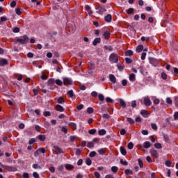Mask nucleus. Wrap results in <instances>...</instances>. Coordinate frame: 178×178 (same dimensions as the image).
Segmentation results:
<instances>
[{"label":"nucleus","mask_w":178,"mask_h":178,"mask_svg":"<svg viewBox=\"0 0 178 178\" xmlns=\"http://www.w3.org/2000/svg\"><path fill=\"white\" fill-rule=\"evenodd\" d=\"M165 163L168 168H170V166H172V161L169 160H167Z\"/></svg>","instance_id":"59"},{"label":"nucleus","mask_w":178,"mask_h":178,"mask_svg":"<svg viewBox=\"0 0 178 178\" xmlns=\"http://www.w3.org/2000/svg\"><path fill=\"white\" fill-rule=\"evenodd\" d=\"M55 109L58 112H65V108H63L60 104H56Z\"/></svg>","instance_id":"9"},{"label":"nucleus","mask_w":178,"mask_h":178,"mask_svg":"<svg viewBox=\"0 0 178 178\" xmlns=\"http://www.w3.org/2000/svg\"><path fill=\"white\" fill-rule=\"evenodd\" d=\"M126 12L128 15H131V13L134 12V8H129L128 10H126Z\"/></svg>","instance_id":"42"},{"label":"nucleus","mask_w":178,"mask_h":178,"mask_svg":"<svg viewBox=\"0 0 178 178\" xmlns=\"http://www.w3.org/2000/svg\"><path fill=\"white\" fill-rule=\"evenodd\" d=\"M161 79H163V80H166V79H168V74H166L165 72H162Z\"/></svg>","instance_id":"46"},{"label":"nucleus","mask_w":178,"mask_h":178,"mask_svg":"<svg viewBox=\"0 0 178 178\" xmlns=\"http://www.w3.org/2000/svg\"><path fill=\"white\" fill-rule=\"evenodd\" d=\"M118 170H119V168H118L117 166H113L111 168V171L113 172V173L118 172Z\"/></svg>","instance_id":"38"},{"label":"nucleus","mask_w":178,"mask_h":178,"mask_svg":"<svg viewBox=\"0 0 178 178\" xmlns=\"http://www.w3.org/2000/svg\"><path fill=\"white\" fill-rule=\"evenodd\" d=\"M28 41H29V36H27V35H24L21 36L19 38H17L15 40V42H19L22 45L24 44H26Z\"/></svg>","instance_id":"1"},{"label":"nucleus","mask_w":178,"mask_h":178,"mask_svg":"<svg viewBox=\"0 0 178 178\" xmlns=\"http://www.w3.org/2000/svg\"><path fill=\"white\" fill-rule=\"evenodd\" d=\"M120 104L122 106V108H126L127 105H126V102H124V100L120 99Z\"/></svg>","instance_id":"26"},{"label":"nucleus","mask_w":178,"mask_h":178,"mask_svg":"<svg viewBox=\"0 0 178 178\" xmlns=\"http://www.w3.org/2000/svg\"><path fill=\"white\" fill-rule=\"evenodd\" d=\"M138 70H140L142 74H144V72H145L144 67L141 65L138 67Z\"/></svg>","instance_id":"50"},{"label":"nucleus","mask_w":178,"mask_h":178,"mask_svg":"<svg viewBox=\"0 0 178 178\" xmlns=\"http://www.w3.org/2000/svg\"><path fill=\"white\" fill-rule=\"evenodd\" d=\"M33 176L34 178H40V175H38L37 173V172H33Z\"/></svg>","instance_id":"62"},{"label":"nucleus","mask_w":178,"mask_h":178,"mask_svg":"<svg viewBox=\"0 0 178 178\" xmlns=\"http://www.w3.org/2000/svg\"><path fill=\"white\" fill-rule=\"evenodd\" d=\"M111 63H118L119 62V57L118 54L112 53L109 56Z\"/></svg>","instance_id":"2"},{"label":"nucleus","mask_w":178,"mask_h":178,"mask_svg":"<svg viewBox=\"0 0 178 178\" xmlns=\"http://www.w3.org/2000/svg\"><path fill=\"white\" fill-rule=\"evenodd\" d=\"M144 50V46H143L142 44H139L138 46H137L136 47V52H141L142 51Z\"/></svg>","instance_id":"21"},{"label":"nucleus","mask_w":178,"mask_h":178,"mask_svg":"<svg viewBox=\"0 0 178 178\" xmlns=\"http://www.w3.org/2000/svg\"><path fill=\"white\" fill-rule=\"evenodd\" d=\"M47 84L49 86H52L55 84V79H49L47 81Z\"/></svg>","instance_id":"18"},{"label":"nucleus","mask_w":178,"mask_h":178,"mask_svg":"<svg viewBox=\"0 0 178 178\" xmlns=\"http://www.w3.org/2000/svg\"><path fill=\"white\" fill-rule=\"evenodd\" d=\"M120 149L122 155L125 156L127 154V151H126V149L124 148V147H120Z\"/></svg>","instance_id":"22"},{"label":"nucleus","mask_w":178,"mask_h":178,"mask_svg":"<svg viewBox=\"0 0 178 178\" xmlns=\"http://www.w3.org/2000/svg\"><path fill=\"white\" fill-rule=\"evenodd\" d=\"M99 136H105L106 134V131L105 129H100L98 131Z\"/></svg>","instance_id":"24"},{"label":"nucleus","mask_w":178,"mask_h":178,"mask_svg":"<svg viewBox=\"0 0 178 178\" xmlns=\"http://www.w3.org/2000/svg\"><path fill=\"white\" fill-rule=\"evenodd\" d=\"M63 81L64 86H72L73 84V81L70 78L65 77L63 79Z\"/></svg>","instance_id":"4"},{"label":"nucleus","mask_w":178,"mask_h":178,"mask_svg":"<svg viewBox=\"0 0 178 178\" xmlns=\"http://www.w3.org/2000/svg\"><path fill=\"white\" fill-rule=\"evenodd\" d=\"M126 63L130 64L133 63V60L130 58H125Z\"/></svg>","instance_id":"49"},{"label":"nucleus","mask_w":178,"mask_h":178,"mask_svg":"<svg viewBox=\"0 0 178 178\" xmlns=\"http://www.w3.org/2000/svg\"><path fill=\"white\" fill-rule=\"evenodd\" d=\"M65 170V166L63 165H59L58 167V170H60V172H63Z\"/></svg>","instance_id":"57"},{"label":"nucleus","mask_w":178,"mask_h":178,"mask_svg":"<svg viewBox=\"0 0 178 178\" xmlns=\"http://www.w3.org/2000/svg\"><path fill=\"white\" fill-rule=\"evenodd\" d=\"M86 163L88 166H91L92 163V161L91 160V159H87L86 160Z\"/></svg>","instance_id":"33"},{"label":"nucleus","mask_w":178,"mask_h":178,"mask_svg":"<svg viewBox=\"0 0 178 178\" xmlns=\"http://www.w3.org/2000/svg\"><path fill=\"white\" fill-rule=\"evenodd\" d=\"M86 147H88V148H94V143L88 142Z\"/></svg>","instance_id":"41"},{"label":"nucleus","mask_w":178,"mask_h":178,"mask_svg":"<svg viewBox=\"0 0 178 178\" xmlns=\"http://www.w3.org/2000/svg\"><path fill=\"white\" fill-rule=\"evenodd\" d=\"M117 67L118 70H120V72H122L123 69H124V65L123 64H118Z\"/></svg>","instance_id":"28"},{"label":"nucleus","mask_w":178,"mask_h":178,"mask_svg":"<svg viewBox=\"0 0 178 178\" xmlns=\"http://www.w3.org/2000/svg\"><path fill=\"white\" fill-rule=\"evenodd\" d=\"M149 62L150 65H152V66L156 67L158 65H159V60L155 58L150 57L149 58Z\"/></svg>","instance_id":"3"},{"label":"nucleus","mask_w":178,"mask_h":178,"mask_svg":"<svg viewBox=\"0 0 178 178\" xmlns=\"http://www.w3.org/2000/svg\"><path fill=\"white\" fill-rule=\"evenodd\" d=\"M39 154H45V152H47V150H45V148L44 147H40L39 149H38Z\"/></svg>","instance_id":"34"},{"label":"nucleus","mask_w":178,"mask_h":178,"mask_svg":"<svg viewBox=\"0 0 178 178\" xmlns=\"http://www.w3.org/2000/svg\"><path fill=\"white\" fill-rule=\"evenodd\" d=\"M97 13L99 15H104V12H106V10L105 9V7L102 6H98L96 8Z\"/></svg>","instance_id":"5"},{"label":"nucleus","mask_w":178,"mask_h":178,"mask_svg":"<svg viewBox=\"0 0 178 178\" xmlns=\"http://www.w3.org/2000/svg\"><path fill=\"white\" fill-rule=\"evenodd\" d=\"M109 80L113 84H115V83H116V76H115V75H113V74H110Z\"/></svg>","instance_id":"12"},{"label":"nucleus","mask_w":178,"mask_h":178,"mask_svg":"<svg viewBox=\"0 0 178 178\" xmlns=\"http://www.w3.org/2000/svg\"><path fill=\"white\" fill-rule=\"evenodd\" d=\"M57 102L58 104H63V102H65V99H63V97H58Z\"/></svg>","instance_id":"43"},{"label":"nucleus","mask_w":178,"mask_h":178,"mask_svg":"<svg viewBox=\"0 0 178 178\" xmlns=\"http://www.w3.org/2000/svg\"><path fill=\"white\" fill-rule=\"evenodd\" d=\"M97 155V152L95 151H92L89 154V156L90 158H94Z\"/></svg>","instance_id":"47"},{"label":"nucleus","mask_w":178,"mask_h":178,"mask_svg":"<svg viewBox=\"0 0 178 178\" xmlns=\"http://www.w3.org/2000/svg\"><path fill=\"white\" fill-rule=\"evenodd\" d=\"M43 115L45 116V118H48V116H51V112H49V111H44L43 113Z\"/></svg>","instance_id":"52"},{"label":"nucleus","mask_w":178,"mask_h":178,"mask_svg":"<svg viewBox=\"0 0 178 178\" xmlns=\"http://www.w3.org/2000/svg\"><path fill=\"white\" fill-rule=\"evenodd\" d=\"M175 106H177L178 108V97H175Z\"/></svg>","instance_id":"64"},{"label":"nucleus","mask_w":178,"mask_h":178,"mask_svg":"<svg viewBox=\"0 0 178 178\" xmlns=\"http://www.w3.org/2000/svg\"><path fill=\"white\" fill-rule=\"evenodd\" d=\"M151 127L153 129V130H158V127L156 125L155 123L151 124Z\"/></svg>","instance_id":"60"},{"label":"nucleus","mask_w":178,"mask_h":178,"mask_svg":"<svg viewBox=\"0 0 178 178\" xmlns=\"http://www.w3.org/2000/svg\"><path fill=\"white\" fill-rule=\"evenodd\" d=\"M124 173L127 176H129V175H133V170H130V169H126L124 170Z\"/></svg>","instance_id":"29"},{"label":"nucleus","mask_w":178,"mask_h":178,"mask_svg":"<svg viewBox=\"0 0 178 178\" xmlns=\"http://www.w3.org/2000/svg\"><path fill=\"white\" fill-rule=\"evenodd\" d=\"M53 148L54 149L56 154H63V150L62 148L59 147V146L54 145L53 146Z\"/></svg>","instance_id":"7"},{"label":"nucleus","mask_w":178,"mask_h":178,"mask_svg":"<svg viewBox=\"0 0 178 178\" xmlns=\"http://www.w3.org/2000/svg\"><path fill=\"white\" fill-rule=\"evenodd\" d=\"M151 145L152 144L149 141H145L143 143V148H145L146 149H147L148 148H150Z\"/></svg>","instance_id":"17"},{"label":"nucleus","mask_w":178,"mask_h":178,"mask_svg":"<svg viewBox=\"0 0 178 178\" xmlns=\"http://www.w3.org/2000/svg\"><path fill=\"white\" fill-rule=\"evenodd\" d=\"M99 42H101V38H96L92 42V45H94V47H97Z\"/></svg>","instance_id":"14"},{"label":"nucleus","mask_w":178,"mask_h":178,"mask_svg":"<svg viewBox=\"0 0 178 178\" xmlns=\"http://www.w3.org/2000/svg\"><path fill=\"white\" fill-rule=\"evenodd\" d=\"M67 95H69L70 98H73L74 95V92H73V90H70L67 92Z\"/></svg>","instance_id":"27"},{"label":"nucleus","mask_w":178,"mask_h":178,"mask_svg":"<svg viewBox=\"0 0 178 178\" xmlns=\"http://www.w3.org/2000/svg\"><path fill=\"white\" fill-rule=\"evenodd\" d=\"M89 134L94 136V134H95V133H97V129H90L88 131Z\"/></svg>","instance_id":"40"},{"label":"nucleus","mask_w":178,"mask_h":178,"mask_svg":"<svg viewBox=\"0 0 178 178\" xmlns=\"http://www.w3.org/2000/svg\"><path fill=\"white\" fill-rule=\"evenodd\" d=\"M154 147L156 148V149H161L162 148V144L159 143H155Z\"/></svg>","instance_id":"35"},{"label":"nucleus","mask_w":178,"mask_h":178,"mask_svg":"<svg viewBox=\"0 0 178 178\" xmlns=\"http://www.w3.org/2000/svg\"><path fill=\"white\" fill-rule=\"evenodd\" d=\"M104 22L107 23H111L112 22V15L108 14L106 17H104Z\"/></svg>","instance_id":"11"},{"label":"nucleus","mask_w":178,"mask_h":178,"mask_svg":"<svg viewBox=\"0 0 178 178\" xmlns=\"http://www.w3.org/2000/svg\"><path fill=\"white\" fill-rule=\"evenodd\" d=\"M149 153L154 158H159V154L158 153V152L155 149H151Z\"/></svg>","instance_id":"8"},{"label":"nucleus","mask_w":178,"mask_h":178,"mask_svg":"<svg viewBox=\"0 0 178 178\" xmlns=\"http://www.w3.org/2000/svg\"><path fill=\"white\" fill-rule=\"evenodd\" d=\"M61 131H63V133L65 134H67V129H66L65 127H61Z\"/></svg>","instance_id":"61"},{"label":"nucleus","mask_w":178,"mask_h":178,"mask_svg":"<svg viewBox=\"0 0 178 178\" xmlns=\"http://www.w3.org/2000/svg\"><path fill=\"white\" fill-rule=\"evenodd\" d=\"M68 126L71 127V129H73L74 131L77 130V124L74 122H69Z\"/></svg>","instance_id":"15"},{"label":"nucleus","mask_w":178,"mask_h":178,"mask_svg":"<svg viewBox=\"0 0 178 178\" xmlns=\"http://www.w3.org/2000/svg\"><path fill=\"white\" fill-rule=\"evenodd\" d=\"M65 168L67 169V170H72L74 169V166L72 164H65Z\"/></svg>","instance_id":"19"},{"label":"nucleus","mask_w":178,"mask_h":178,"mask_svg":"<svg viewBox=\"0 0 178 178\" xmlns=\"http://www.w3.org/2000/svg\"><path fill=\"white\" fill-rule=\"evenodd\" d=\"M140 115H142V116H145V115H148V112H147V111H145V110H142L140 111Z\"/></svg>","instance_id":"58"},{"label":"nucleus","mask_w":178,"mask_h":178,"mask_svg":"<svg viewBox=\"0 0 178 178\" xmlns=\"http://www.w3.org/2000/svg\"><path fill=\"white\" fill-rule=\"evenodd\" d=\"M147 56V53L143 52L141 54V60H145V58Z\"/></svg>","instance_id":"56"},{"label":"nucleus","mask_w":178,"mask_h":178,"mask_svg":"<svg viewBox=\"0 0 178 178\" xmlns=\"http://www.w3.org/2000/svg\"><path fill=\"white\" fill-rule=\"evenodd\" d=\"M134 52L131 50H128L125 52V56H133Z\"/></svg>","instance_id":"23"},{"label":"nucleus","mask_w":178,"mask_h":178,"mask_svg":"<svg viewBox=\"0 0 178 178\" xmlns=\"http://www.w3.org/2000/svg\"><path fill=\"white\" fill-rule=\"evenodd\" d=\"M38 140H39L40 141H44L45 140H47V137L45 136V135H38Z\"/></svg>","instance_id":"20"},{"label":"nucleus","mask_w":178,"mask_h":178,"mask_svg":"<svg viewBox=\"0 0 178 178\" xmlns=\"http://www.w3.org/2000/svg\"><path fill=\"white\" fill-rule=\"evenodd\" d=\"M98 99H99V101H101V102H103V101L105 100V97L102 94H99Z\"/></svg>","instance_id":"31"},{"label":"nucleus","mask_w":178,"mask_h":178,"mask_svg":"<svg viewBox=\"0 0 178 178\" xmlns=\"http://www.w3.org/2000/svg\"><path fill=\"white\" fill-rule=\"evenodd\" d=\"M144 104L145 105V106H151V105L152 104V102H151V99H149V97H145Z\"/></svg>","instance_id":"6"},{"label":"nucleus","mask_w":178,"mask_h":178,"mask_svg":"<svg viewBox=\"0 0 178 178\" xmlns=\"http://www.w3.org/2000/svg\"><path fill=\"white\" fill-rule=\"evenodd\" d=\"M174 119L175 120H178V111L174 113Z\"/></svg>","instance_id":"63"},{"label":"nucleus","mask_w":178,"mask_h":178,"mask_svg":"<svg viewBox=\"0 0 178 178\" xmlns=\"http://www.w3.org/2000/svg\"><path fill=\"white\" fill-rule=\"evenodd\" d=\"M15 13L16 15H18V16H20V15H22V11L20 10V8H16L15 9Z\"/></svg>","instance_id":"51"},{"label":"nucleus","mask_w":178,"mask_h":178,"mask_svg":"<svg viewBox=\"0 0 178 178\" xmlns=\"http://www.w3.org/2000/svg\"><path fill=\"white\" fill-rule=\"evenodd\" d=\"M32 168L33 169H42V167H41V165H38V163L33 164Z\"/></svg>","instance_id":"30"},{"label":"nucleus","mask_w":178,"mask_h":178,"mask_svg":"<svg viewBox=\"0 0 178 178\" xmlns=\"http://www.w3.org/2000/svg\"><path fill=\"white\" fill-rule=\"evenodd\" d=\"M129 80L131 81H136V74H129Z\"/></svg>","instance_id":"25"},{"label":"nucleus","mask_w":178,"mask_h":178,"mask_svg":"<svg viewBox=\"0 0 178 178\" xmlns=\"http://www.w3.org/2000/svg\"><path fill=\"white\" fill-rule=\"evenodd\" d=\"M8 21V18H6V17H0V23H2L3 22H7Z\"/></svg>","instance_id":"55"},{"label":"nucleus","mask_w":178,"mask_h":178,"mask_svg":"<svg viewBox=\"0 0 178 178\" xmlns=\"http://www.w3.org/2000/svg\"><path fill=\"white\" fill-rule=\"evenodd\" d=\"M87 112L89 114L93 113H94V108H92V107H88L87 108Z\"/></svg>","instance_id":"44"},{"label":"nucleus","mask_w":178,"mask_h":178,"mask_svg":"<svg viewBox=\"0 0 178 178\" xmlns=\"http://www.w3.org/2000/svg\"><path fill=\"white\" fill-rule=\"evenodd\" d=\"M163 137L164 141L165 143H168V144H170V138H169V136H168V134H163Z\"/></svg>","instance_id":"16"},{"label":"nucleus","mask_w":178,"mask_h":178,"mask_svg":"<svg viewBox=\"0 0 178 178\" xmlns=\"http://www.w3.org/2000/svg\"><path fill=\"white\" fill-rule=\"evenodd\" d=\"M127 147L129 149H133V148H134V144L132 142H131L128 144Z\"/></svg>","instance_id":"45"},{"label":"nucleus","mask_w":178,"mask_h":178,"mask_svg":"<svg viewBox=\"0 0 178 178\" xmlns=\"http://www.w3.org/2000/svg\"><path fill=\"white\" fill-rule=\"evenodd\" d=\"M98 153L99 155H105V150L104 149H99Z\"/></svg>","instance_id":"53"},{"label":"nucleus","mask_w":178,"mask_h":178,"mask_svg":"<svg viewBox=\"0 0 178 178\" xmlns=\"http://www.w3.org/2000/svg\"><path fill=\"white\" fill-rule=\"evenodd\" d=\"M104 49H106L107 51H113V47L112 46L105 45L104 46Z\"/></svg>","instance_id":"39"},{"label":"nucleus","mask_w":178,"mask_h":178,"mask_svg":"<svg viewBox=\"0 0 178 178\" xmlns=\"http://www.w3.org/2000/svg\"><path fill=\"white\" fill-rule=\"evenodd\" d=\"M120 162L121 165H123V166H127L129 165V163H127V161H124L123 159H120Z\"/></svg>","instance_id":"36"},{"label":"nucleus","mask_w":178,"mask_h":178,"mask_svg":"<svg viewBox=\"0 0 178 178\" xmlns=\"http://www.w3.org/2000/svg\"><path fill=\"white\" fill-rule=\"evenodd\" d=\"M55 83L57 86H63V82L62 81H60V79H56L55 81Z\"/></svg>","instance_id":"32"},{"label":"nucleus","mask_w":178,"mask_h":178,"mask_svg":"<svg viewBox=\"0 0 178 178\" xmlns=\"http://www.w3.org/2000/svg\"><path fill=\"white\" fill-rule=\"evenodd\" d=\"M127 122L129 123V124H134L135 121L131 118H127Z\"/></svg>","instance_id":"37"},{"label":"nucleus","mask_w":178,"mask_h":178,"mask_svg":"<svg viewBox=\"0 0 178 178\" xmlns=\"http://www.w3.org/2000/svg\"><path fill=\"white\" fill-rule=\"evenodd\" d=\"M138 162L140 168H144V165L143 164V160H141V159H138Z\"/></svg>","instance_id":"54"},{"label":"nucleus","mask_w":178,"mask_h":178,"mask_svg":"<svg viewBox=\"0 0 178 178\" xmlns=\"http://www.w3.org/2000/svg\"><path fill=\"white\" fill-rule=\"evenodd\" d=\"M104 40H109V38L111 37V32L109 31H106L103 34Z\"/></svg>","instance_id":"13"},{"label":"nucleus","mask_w":178,"mask_h":178,"mask_svg":"<svg viewBox=\"0 0 178 178\" xmlns=\"http://www.w3.org/2000/svg\"><path fill=\"white\" fill-rule=\"evenodd\" d=\"M9 63L8 62V60L6 58H1L0 59V66H6Z\"/></svg>","instance_id":"10"},{"label":"nucleus","mask_w":178,"mask_h":178,"mask_svg":"<svg viewBox=\"0 0 178 178\" xmlns=\"http://www.w3.org/2000/svg\"><path fill=\"white\" fill-rule=\"evenodd\" d=\"M106 102L113 104V99H112L111 97H106Z\"/></svg>","instance_id":"48"}]
</instances>
